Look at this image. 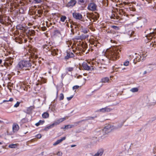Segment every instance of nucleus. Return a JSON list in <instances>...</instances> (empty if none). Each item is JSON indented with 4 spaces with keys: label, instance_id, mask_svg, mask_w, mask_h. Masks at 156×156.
Listing matches in <instances>:
<instances>
[{
    "label": "nucleus",
    "instance_id": "09e8293b",
    "mask_svg": "<svg viewBox=\"0 0 156 156\" xmlns=\"http://www.w3.org/2000/svg\"><path fill=\"white\" fill-rule=\"evenodd\" d=\"M73 95H72L69 97H67V99L68 101H69V100H70L73 98Z\"/></svg>",
    "mask_w": 156,
    "mask_h": 156
},
{
    "label": "nucleus",
    "instance_id": "49530a36",
    "mask_svg": "<svg viewBox=\"0 0 156 156\" xmlns=\"http://www.w3.org/2000/svg\"><path fill=\"white\" fill-rule=\"evenodd\" d=\"M148 3V4H149V3H152V1L153 2V1L152 0H145Z\"/></svg>",
    "mask_w": 156,
    "mask_h": 156
},
{
    "label": "nucleus",
    "instance_id": "ea45409f",
    "mask_svg": "<svg viewBox=\"0 0 156 156\" xmlns=\"http://www.w3.org/2000/svg\"><path fill=\"white\" fill-rule=\"evenodd\" d=\"M13 101V99L12 98H10L9 100H4L3 101V102H7L9 101Z\"/></svg>",
    "mask_w": 156,
    "mask_h": 156
},
{
    "label": "nucleus",
    "instance_id": "7c9ffc66",
    "mask_svg": "<svg viewBox=\"0 0 156 156\" xmlns=\"http://www.w3.org/2000/svg\"><path fill=\"white\" fill-rule=\"evenodd\" d=\"M0 23L2 24H5V22L3 20L2 17L1 16H0Z\"/></svg>",
    "mask_w": 156,
    "mask_h": 156
},
{
    "label": "nucleus",
    "instance_id": "a19ab883",
    "mask_svg": "<svg viewBox=\"0 0 156 156\" xmlns=\"http://www.w3.org/2000/svg\"><path fill=\"white\" fill-rule=\"evenodd\" d=\"M129 62L128 61H126L124 63L123 65L125 66H128L129 65Z\"/></svg>",
    "mask_w": 156,
    "mask_h": 156
},
{
    "label": "nucleus",
    "instance_id": "4468645a",
    "mask_svg": "<svg viewBox=\"0 0 156 156\" xmlns=\"http://www.w3.org/2000/svg\"><path fill=\"white\" fill-rule=\"evenodd\" d=\"M19 126L17 124H14L12 126L13 132L14 133L18 131L19 129Z\"/></svg>",
    "mask_w": 156,
    "mask_h": 156
},
{
    "label": "nucleus",
    "instance_id": "e2e57ef3",
    "mask_svg": "<svg viewBox=\"0 0 156 156\" xmlns=\"http://www.w3.org/2000/svg\"><path fill=\"white\" fill-rule=\"evenodd\" d=\"M1 31V28L0 27V31Z\"/></svg>",
    "mask_w": 156,
    "mask_h": 156
},
{
    "label": "nucleus",
    "instance_id": "5701e85b",
    "mask_svg": "<svg viewBox=\"0 0 156 156\" xmlns=\"http://www.w3.org/2000/svg\"><path fill=\"white\" fill-rule=\"evenodd\" d=\"M73 125H68L65 126L64 129H68L69 128H71L74 127Z\"/></svg>",
    "mask_w": 156,
    "mask_h": 156
},
{
    "label": "nucleus",
    "instance_id": "412c9836",
    "mask_svg": "<svg viewBox=\"0 0 156 156\" xmlns=\"http://www.w3.org/2000/svg\"><path fill=\"white\" fill-rule=\"evenodd\" d=\"M66 19V17L65 16H61L60 17V20L62 22H64Z\"/></svg>",
    "mask_w": 156,
    "mask_h": 156
},
{
    "label": "nucleus",
    "instance_id": "9b49d317",
    "mask_svg": "<svg viewBox=\"0 0 156 156\" xmlns=\"http://www.w3.org/2000/svg\"><path fill=\"white\" fill-rule=\"evenodd\" d=\"M74 56V55L73 53L67 51L66 55L65 57V58L66 59H68L69 58L73 57Z\"/></svg>",
    "mask_w": 156,
    "mask_h": 156
},
{
    "label": "nucleus",
    "instance_id": "13d9d810",
    "mask_svg": "<svg viewBox=\"0 0 156 156\" xmlns=\"http://www.w3.org/2000/svg\"><path fill=\"white\" fill-rule=\"evenodd\" d=\"M39 85V84L38 83H37L36 84V86H37Z\"/></svg>",
    "mask_w": 156,
    "mask_h": 156
},
{
    "label": "nucleus",
    "instance_id": "5fc2aeb1",
    "mask_svg": "<svg viewBox=\"0 0 156 156\" xmlns=\"http://www.w3.org/2000/svg\"><path fill=\"white\" fill-rule=\"evenodd\" d=\"M27 88H28L27 87V88L26 87L24 89V90H27Z\"/></svg>",
    "mask_w": 156,
    "mask_h": 156
},
{
    "label": "nucleus",
    "instance_id": "20e7f679",
    "mask_svg": "<svg viewBox=\"0 0 156 156\" xmlns=\"http://www.w3.org/2000/svg\"><path fill=\"white\" fill-rule=\"evenodd\" d=\"M89 64H90L89 63L87 64L86 62H84L82 64V67L86 70L91 71L93 70L94 67L93 66H90L89 65Z\"/></svg>",
    "mask_w": 156,
    "mask_h": 156
},
{
    "label": "nucleus",
    "instance_id": "dca6fc26",
    "mask_svg": "<svg viewBox=\"0 0 156 156\" xmlns=\"http://www.w3.org/2000/svg\"><path fill=\"white\" fill-rule=\"evenodd\" d=\"M140 60L141 61L144 59L147 56V55L146 53H145L144 54L142 53V54H140Z\"/></svg>",
    "mask_w": 156,
    "mask_h": 156
},
{
    "label": "nucleus",
    "instance_id": "bf43d9fd",
    "mask_svg": "<svg viewBox=\"0 0 156 156\" xmlns=\"http://www.w3.org/2000/svg\"><path fill=\"white\" fill-rule=\"evenodd\" d=\"M2 144V142H0V144Z\"/></svg>",
    "mask_w": 156,
    "mask_h": 156
},
{
    "label": "nucleus",
    "instance_id": "c756f323",
    "mask_svg": "<svg viewBox=\"0 0 156 156\" xmlns=\"http://www.w3.org/2000/svg\"><path fill=\"white\" fill-rule=\"evenodd\" d=\"M119 13L122 15L123 14L125 15V12L124 11L123 9H121L119 10Z\"/></svg>",
    "mask_w": 156,
    "mask_h": 156
},
{
    "label": "nucleus",
    "instance_id": "f3484780",
    "mask_svg": "<svg viewBox=\"0 0 156 156\" xmlns=\"http://www.w3.org/2000/svg\"><path fill=\"white\" fill-rule=\"evenodd\" d=\"M49 116V114L47 112H45L42 115V117L44 118H48Z\"/></svg>",
    "mask_w": 156,
    "mask_h": 156
},
{
    "label": "nucleus",
    "instance_id": "8fccbe9b",
    "mask_svg": "<svg viewBox=\"0 0 156 156\" xmlns=\"http://www.w3.org/2000/svg\"><path fill=\"white\" fill-rule=\"evenodd\" d=\"M32 56L33 58H38V56L37 55H35L34 54Z\"/></svg>",
    "mask_w": 156,
    "mask_h": 156
},
{
    "label": "nucleus",
    "instance_id": "473e14b6",
    "mask_svg": "<svg viewBox=\"0 0 156 156\" xmlns=\"http://www.w3.org/2000/svg\"><path fill=\"white\" fill-rule=\"evenodd\" d=\"M52 124L49 126H47V127L45 128L44 129V130H47V129H50L51 127H53L54 125H52Z\"/></svg>",
    "mask_w": 156,
    "mask_h": 156
},
{
    "label": "nucleus",
    "instance_id": "f03ea898",
    "mask_svg": "<svg viewBox=\"0 0 156 156\" xmlns=\"http://www.w3.org/2000/svg\"><path fill=\"white\" fill-rule=\"evenodd\" d=\"M43 48L44 51L46 52L49 51L51 54L53 56H55L58 55V50L55 47L51 46L50 43L47 44H44Z\"/></svg>",
    "mask_w": 156,
    "mask_h": 156
},
{
    "label": "nucleus",
    "instance_id": "680f3d73",
    "mask_svg": "<svg viewBox=\"0 0 156 156\" xmlns=\"http://www.w3.org/2000/svg\"><path fill=\"white\" fill-rule=\"evenodd\" d=\"M2 137V136L0 135V138H1Z\"/></svg>",
    "mask_w": 156,
    "mask_h": 156
},
{
    "label": "nucleus",
    "instance_id": "6e6d98bb",
    "mask_svg": "<svg viewBox=\"0 0 156 156\" xmlns=\"http://www.w3.org/2000/svg\"><path fill=\"white\" fill-rule=\"evenodd\" d=\"M99 68H105V67H102V66H99Z\"/></svg>",
    "mask_w": 156,
    "mask_h": 156
},
{
    "label": "nucleus",
    "instance_id": "6ab92c4d",
    "mask_svg": "<svg viewBox=\"0 0 156 156\" xmlns=\"http://www.w3.org/2000/svg\"><path fill=\"white\" fill-rule=\"evenodd\" d=\"M44 122V120H40L38 122L35 124V125L38 126L40 124H43Z\"/></svg>",
    "mask_w": 156,
    "mask_h": 156
},
{
    "label": "nucleus",
    "instance_id": "4d7b16f0",
    "mask_svg": "<svg viewBox=\"0 0 156 156\" xmlns=\"http://www.w3.org/2000/svg\"><path fill=\"white\" fill-rule=\"evenodd\" d=\"M2 60L1 59H0V64L2 63Z\"/></svg>",
    "mask_w": 156,
    "mask_h": 156
},
{
    "label": "nucleus",
    "instance_id": "aec40b11",
    "mask_svg": "<svg viewBox=\"0 0 156 156\" xmlns=\"http://www.w3.org/2000/svg\"><path fill=\"white\" fill-rule=\"evenodd\" d=\"M150 36L151 37V38H155L156 37V34L155 32H153L152 33H150Z\"/></svg>",
    "mask_w": 156,
    "mask_h": 156
},
{
    "label": "nucleus",
    "instance_id": "cd10ccee",
    "mask_svg": "<svg viewBox=\"0 0 156 156\" xmlns=\"http://www.w3.org/2000/svg\"><path fill=\"white\" fill-rule=\"evenodd\" d=\"M34 106H30L27 108V111H31L32 110L34 109Z\"/></svg>",
    "mask_w": 156,
    "mask_h": 156
},
{
    "label": "nucleus",
    "instance_id": "4be33fe9",
    "mask_svg": "<svg viewBox=\"0 0 156 156\" xmlns=\"http://www.w3.org/2000/svg\"><path fill=\"white\" fill-rule=\"evenodd\" d=\"M138 90V89L137 87L133 88L130 90V91L133 92H137Z\"/></svg>",
    "mask_w": 156,
    "mask_h": 156
},
{
    "label": "nucleus",
    "instance_id": "c9c22d12",
    "mask_svg": "<svg viewBox=\"0 0 156 156\" xmlns=\"http://www.w3.org/2000/svg\"><path fill=\"white\" fill-rule=\"evenodd\" d=\"M151 7H152V10L154 12H156V6H153V5L151 6Z\"/></svg>",
    "mask_w": 156,
    "mask_h": 156
},
{
    "label": "nucleus",
    "instance_id": "0eeeda50",
    "mask_svg": "<svg viewBox=\"0 0 156 156\" xmlns=\"http://www.w3.org/2000/svg\"><path fill=\"white\" fill-rule=\"evenodd\" d=\"M97 6L94 3H91L88 5V9L90 10L94 11L96 10Z\"/></svg>",
    "mask_w": 156,
    "mask_h": 156
},
{
    "label": "nucleus",
    "instance_id": "423d86ee",
    "mask_svg": "<svg viewBox=\"0 0 156 156\" xmlns=\"http://www.w3.org/2000/svg\"><path fill=\"white\" fill-rule=\"evenodd\" d=\"M122 5H123V7H125L126 5H128V8L130 11H135V9L134 7H133L132 5L131 4H130L129 3L127 2H123V3L122 4ZM124 8H126L127 9H128V8H127L126 7H124Z\"/></svg>",
    "mask_w": 156,
    "mask_h": 156
},
{
    "label": "nucleus",
    "instance_id": "f704fd0d",
    "mask_svg": "<svg viewBox=\"0 0 156 156\" xmlns=\"http://www.w3.org/2000/svg\"><path fill=\"white\" fill-rule=\"evenodd\" d=\"M73 67H69L67 69V71L69 72H71L73 70Z\"/></svg>",
    "mask_w": 156,
    "mask_h": 156
},
{
    "label": "nucleus",
    "instance_id": "ddd939ff",
    "mask_svg": "<svg viewBox=\"0 0 156 156\" xmlns=\"http://www.w3.org/2000/svg\"><path fill=\"white\" fill-rule=\"evenodd\" d=\"M66 137L65 136L61 138V139L57 140L56 142L53 144L54 146H55L60 143H61L63 140H65Z\"/></svg>",
    "mask_w": 156,
    "mask_h": 156
},
{
    "label": "nucleus",
    "instance_id": "c85d7f7f",
    "mask_svg": "<svg viewBox=\"0 0 156 156\" xmlns=\"http://www.w3.org/2000/svg\"><path fill=\"white\" fill-rule=\"evenodd\" d=\"M134 34V32L132 31H129L128 32V34L130 37H132Z\"/></svg>",
    "mask_w": 156,
    "mask_h": 156
},
{
    "label": "nucleus",
    "instance_id": "58836bf2",
    "mask_svg": "<svg viewBox=\"0 0 156 156\" xmlns=\"http://www.w3.org/2000/svg\"><path fill=\"white\" fill-rule=\"evenodd\" d=\"M123 122H121L120 123H119V124L117 126L118 128H120L123 125Z\"/></svg>",
    "mask_w": 156,
    "mask_h": 156
},
{
    "label": "nucleus",
    "instance_id": "37998d69",
    "mask_svg": "<svg viewBox=\"0 0 156 156\" xmlns=\"http://www.w3.org/2000/svg\"><path fill=\"white\" fill-rule=\"evenodd\" d=\"M21 121L23 122L24 123L26 122L27 120V119L24 118L22 119Z\"/></svg>",
    "mask_w": 156,
    "mask_h": 156
},
{
    "label": "nucleus",
    "instance_id": "69168bd1",
    "mask_svg": "<svg viewBox=\"0 0 156 156\" xmlns=\"http://www.w3.org/2000/svg\"><path fill=\"white\" fill-rule=\"evenodd\" d=\"M72 27H73V26H72L71 25V28H72Z\"/></svg>",
    "mask_w": 156,
    "mask_h": 156
},
{
    "label": "nucleus",
    "instance_id": "338daca9",
    "mask_svg": "<svg viewBox=\"0 0 156 156\" xmlns=\"http://www.w3.org/2000/svg\"><path fill=\"white\" fill-rule=\"evenodd\" d=\"M146 73V72H144V74H145V73Z\"/></svg>",
    "mask_w": 156,
    "mask_h": 156
},
{
    "label": "nucleus",
    "instance_id": "2eb2a0df",
    "mask_svg": "<svg viewBox=\"0 0 156 156\" xmlns=\"http://www.w3.org/2000/svg\"><path fill=\"white\" fill-rule=\"evenodd\" d=\"M109 80V79L108 77H105L104 78H103L101 79V82L102 83H106L108 82Z\"/></svg>",
    "mask_w": 156,
    "mask_h": 156
},
{
    "label": "nucleus",
    "instance_id": "1a4fd4ad",
    "mask_svg": "<svg viewBox=\"0 0 156 156\" xmlns=\"http://www.w3.org/2000/svg\"><path fill=\"white\" fill-rule=\"evenodd\" d=\"M76 2L75 0H71L66 4V6L67 7H73L75 5Z\"/></svg>",
    "mask_w": 156,
    "mask_h": 156
},
{
    "label": "nucleus",
    "instance_id": "c03bdc74",
    "mask_svg": "<svg viewBox=\"0 0 156 156\" xmlns=\"http://www.w3.org/2000/svg\"><path fill=\"white\" fill-rule=\"evenodd\" d=\"M36 136V137L38 139H40L41 137V134H38Z\"/></svg>",
    "mask_w": 156,
    "mask_h": 156
},
{
    "label": "nucleus",
    "instance_id": "3c124183",
    "mask_svg": "<svg viewBox=\"0 0 156 156\" xmlns=\"http://www.w3.org/2000/svg\"><path fill=\"white\" fill-rule=\"evenodd\" d=\"M36 2L38 3H40L41 2V0H35Z\"/></svg>",
    "mask_w": 156,
    "mask_h": 156
},
{
    "label": "nucleus",
    "instance_id": "39448f33",
    "mask_svg": "<svg viewBox=\"0 0 156 156\" xmlns=\"http://www.w3.org/2000/svg\"><path fill=\"white\" fill-rule=\"evenodd\" d=\"M111 125L110 124H107L103 129L102 131L104 132V135L108 133L112 129Z\"/></svg>",
    "mask_w": 156,
    "mask_h": 156
},
{
    "label": "nucleus",
    "instance_id": "052dcab7",
    "mask_svg": "<svg viewBox=\"0 0 156 156\" xmlns=\"http://www.w3.org/2000/svg\"><path fill=\"white\" fill-rule=\"evenodd\" d=\"M5 0H1L2 2H4Z\"/></svg>",
    "mask_w": 156,
    "mask_h": 156
},
{
    "label": "nucleus",
    "instance_id": "864d4df0",
    "mask_svg": "<svg viewBox=\"0 0 156 156\" xmlns=\"http://www.w3.org/2000/svg\"><path fill=\"white\" fill-rule=\"evenodd\" d=\"M76 145H72L71 146V147H73L76 146Z\"/></svg>",
    "mask_w": 156,
    "mask_h": 156
},
{
    "label": "nucleus",
    "instance_id": "de8ad7c7",
    "mask_svg": "<svg viewBox=\"0 0 156 156\" xmlns=\"http://www.w3.org/2000/svg\"><path fill=\"white\" fill-rule=\"evenodd\" d=\"M57 154L59 156H60L62 155V153L61 152L59 151L57 153Z\"/></svg>",
    "mask_w": 156,
    "mask_h": 156
},
{
    "label": "nucleus",
    "instance_id": "774afa93",
    "mask_svg": "<svg viewBox=\"0 0 156 156\" xmlns=\"http://www.w3.org/2000/svg\"><path fill=\"white\" fill-rule=\"evenodd\" d=\"M2 122V121H1V120H0V123Z\"/></svg>",
    "mask_w": 156,
    "mask_h": 156
},
{
    "label": "nucleus",
    "instance_id": "bb28decb",
    "mask_svg": "<svg viewBox=\"0 0 156 156\" xmlns=\"http://www.w3.org/2000/svg\"><path fill=\"white\" fill-rule=\"evenodd\" d=\"M60 123H61V122H60L59 119H58L53 123L52 125H57L59 124Z\"/></svg>",
    "mask_w": 156,
    "mask_h": 156
},
{
    "label": "nucleus",
    "instance_id": "2f4dec72",
    "mask_svg": "<svg viewBox=\"0 0 156 156\" xmlns=\"http://www.w3.org/2000/svg\"><path fill=\"white\" fill-rule=\"evenodd\" d=\"M79 4H83L84 2V0H77Z\"/></svg>",
    "mask_w": 156,
    "mask_h": 156
},
{
    "label": "nucleus",
    "instance_id": "a18cd8bd",
    "mask_svg": "<svg viewBox=\"0 0 156 156\" xmlns=\"http://www.w3.org/2000/svg\"><path fill=\"white\" fill-rule=\"evenodd\" d=\"M79 86L76 85V86H74V87H73V90H75V89H77L78 88H79Z\"/></svg>",
    "mask_w": 156,
    "mask_h": 156
},
{
    "label": "nucleus",
    "instance_id": "4c0bfd02",
    "mask_svg": "<svg viewBox=\"0 0 156 156\" xmlns=\"http://www.w3.org/2000/svg\"><path fill=\"white\" fill-rule=\"evenodd\" d=\"M59 120H60V122H62L65 120L66 119V118L65 117H64L63 118H61L60 119H59Z\"/></svg>",
    "mask_w": 156,
    "mask_h": 156
},
{
    "label": "nucleus",
    "instance_id": "e433bc0d",
    "mask_svg": "<svg viewBox=\"0 0 156 156\" xmlns=\"http://www.w3.org/2000/svg\"><path fill=\"white\" fill-rule=\"evenodd\" d=\"M20 103V102L17 101L16 104L14 105V107L16 108L17 107L19 106Z\"/></svg>",
    "mask_w": 156,
    "mask_h": 156
},
{
    "label": "nucleus",
    "instance_id": "72a5a7b5",
    "mask_svg": "<svg viewBox=\"0 0 156 156\" xmlns=\"http://www.w3.org/2000/svg\"><path fill=\"white\" fill-rule=\"evenodd\" d=\"M64 98V95L62 93H61L60 94V96L59 97V100H61L63 99Z\"/></svg>",
    "mask_w": 156,
    "mask_h": 156
},
{
    "label": "nucleus",
    "instance_id": "b1692460",
    "mask_svg": "<svg viewBox=\"0 0 156 156\" xmlns=\"http://www.w3.org/2000/svg\"><path fill=\"white\" fill-rule=\"evenodd\" d=\"M82 32L84 34L87 33L88 32V31H89L86 28H83L82 27Z\"/></svg>",
    "mask_w": 156,
    "mask_h": 156
},
{
    "label": "nucleus",
    "instance_id": "6e6552de",
    "mask_svg": "<svg viewBox=\"0 0 156 156\" xmlns=\"http://www.w3.org/2000/svg\"><path fill=\"white\" fill-rule=\"evenodd\" d=\"M73 16L74 18L80 20L82 18V15L79 13L74 12L73 13Z\"/></svg>",
    "mask_w": 156,
    "mask_h": 156
},
{
    "label": "nucleus",
    "instance_id": "603ef678",
    "mask_svg": "<svg viewBox=\"0 0 156 156\" xmlns=\"http://www.w3.org/2000/svg\"><path fill=\"white\" fill-rule=\"evenodd\" d=\"M83 120H82L80 121H79V122H76L75 123V124H79V123H80V122H81L82 121H83Z\"/></svg>",
    "mask_w": 156,
    "mask_h": 156
},
{
    "label": "nucleus",
    "instance_id": "393cba45",
    "mask_svg": "<svg viewBox=\"0 0 156 156\" xmlns=\"http://www.w3.org/2000/svg\"><path fill=\"white\" fill-rule=\"evenodd\" d=\"M111 27L116 31L119 29V28L118 27L115 26H111Z\"/></svg>",
    "mask_w": 156,
    "mask_h": 156
},
{
    "label": "nucleus",
    "instance_id": "f257e3e1",
    "mask_svg": "<svg viewBox=\"0 0 156 156\" xmlns=\"http://www.w3.org/2000/svg\"><path fill=\"white\" fill-rule=\"evenodd\" d=\"M121 50L117 47L110 48L107 51L106 55L109 59L113 61L116 60L119 56Z\"/></svg>",
    "mask_w": 156,
    "mask_h": 156
},
{
    "label": "nucleus",
    "instance_id": "f8f14e48",
    "mask_svg": "<svg viewBox=\"0 0 156 156\" xmlns=\"http://www.w3.org/2000/svg\"><path fill=\"white\" fill-rule=\"evenodd\" d=\"M16 28L17 29L22 30L25 31L26 30V27H24L22 25L19 24L16 26Z\"/></svg>",
    "mask_w": 156,
    "mask_h": 156
},
{
    "label": "nucleus",
    "instance_id": "a878e982",
    "mask_svg": "<svg viewBox=\"0 0 156 156\" xmlns=\"http://www.w3.org/2000/svg\"><path fill=\"white\" fill-rule=\"evenodd\" d=\"M35 33V32L34 30H29V34L31 36L34 35Z\"/></svg>",
    "mask_w": 156,
    "mask_h": 156
},
{
    "label": "nucleus",
    "instance_id": "79ce46f5",
    "mask_svg": "<svg viewBox=\"0 0 156 156\" xmlns=\"http://www.w3.org/2000/svg\"><path fill=\"white\" fill-rule=\"evenodd\" d=\"M46 25L48 27L49 26H50V25H52V23L51 22H50L49 24L48 22L46 21Z\"/></svg>",
    "mask_w": 156,
    "mask_h": 156
},
{
    "label": "nucleus",
    "instance_id": "9d476101",
    "mask_svg": "<svg viewBox=\"0 0 156 156\" xmlns=\"http://www.w3.org/2000/svg\"><path fill=\"white\" fill-rule=\"evenodd\" d=\"M112 109L106 107L105 108H102L99 110V111L102 112H110Z\"/></svg>",
    "mask_w": 156,
    "mask_h": 156
},
{
    "label": "nucleus",
    "instance_id": "a211bd4d",
    "mask_svg": "<svg viewBox=\"0 0 156 156\" xmlns=\"http://www.w3.org/2000/svg\"><path fill=\"white\" fill-rule=\"evenodd\" d=\"M18 146V144H12L9 145V147L11 148H16Z\"/></svg>",
    "mask_w": 156,
    "mask_h": 156
},
{
    "label": "nucleus",
    "instance_id": "7ed1b4c3",
    "mask_svg": "<svg viewBox=\"0 0 156 156\" xmlns=\"http://www.w3.org/2000/svg\"><path fill=\"white\" fill-rule=\"evenodd\" d=\"M31 64L30 60L28 61L23 60L20 62L17 66V68L19 70L22 69L24 67H27L28 68L25 69V70H29L28 68L30 67Z\"/></svg>",
    "mask_w": 156,
    "mask_h": 156
},
{
    "label": "nucleus",
    "instance_id": "0e129e2a",
    "mask_svg": "<svg viewBox=\"0 0 156 156\" xmlns=\"http://www.w3.org/2000/svg\"><path fill=\"white\" fill-rule=\"evenodd\" d=\"M99 65H100V64H99V63L98 65V66L99 67V66H99Z\"/></svg>",
    "mask_w": 156,
    "mask_h": 156
}]
</instances>
